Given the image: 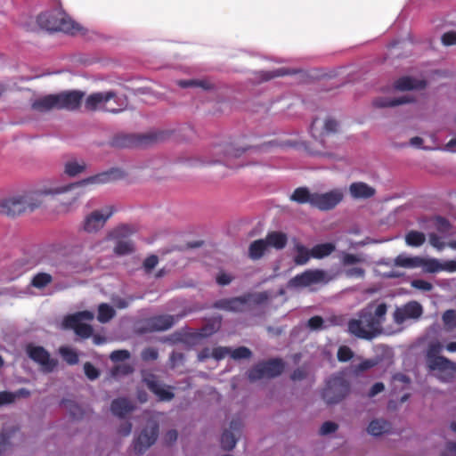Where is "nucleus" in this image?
<instances>
[{"instance_id":"obj_1","label":"nucleus","mask_w":456,"mask_h":456,"mask_svg":"<svg viewBox=\"0 0 456 456\" xmlns=\"http://www.w3.org/2000/svg\"><path fill=\"white\" fill-rule=\"evenodd\" d=\"M117 173H118V169H111L65 186L44 191H25L22 194L2 199L0 200V215L13 217L28 210L34 211L42 205V197L46 194H61L70 191L72 192V200L69 204H71L85 194L86 186L110 183L116 179Z\"/></svg>"},{"instance_id":"obj_2","label":"nucleus","mask_w":456,"mask_h":456,"mask_svg":"<svg viewBox=\"0 0 456 456\" xmlns=\"http://www.w3.org/2000/svg\"><path fill=\"white\" fill-rule=\"evenodd\" d=\"M386 303H370L357 313V317L349 320L348 332L355 338L371 340L383 332V324L387 319Z\"/></svg>"},{"instance_id":"obj_3","label":"nucleus","mask_w":456,"mask_h":456,"mask_svg":"<svg viewBox=\"0 0 456 456\" xmlns=\"http://www.w3.org/2000/svg\"><path fill=\"white\" fill-rule=\"evenodd\" d=\"M37 22L41 28L48 31H61L75 35L80 27L70 17L59 11H51L40 13Z\"/></svg>"},{"instance_id":"obj_4","label":"nucleus","mask_w":456,"mask_h":456,"mask_svg":"<svg viewBox=\"0 0 456 456\" xmlns=\"http://www.w3.org/2000/svg\"><path fill=\"white\" fill-rule=\"evenodd\" d=\"M350 392V383L342 375H333L327 379L322 397L327 404H336Z\"/></svg>"},{"instance_id":"obj_5","label":"nucleus","mask_w":456,"mask_h":456,"mask_svg":"<svg viewBox=\"0 0 456 456\" xmlns=\"http://www.w3.org/2000/svg\"><path fill=\"white\" fill-rule=\"evenodd\" d=\"M338 275V272L334 274H330L327 271L322 269H308L291 278L289 281V287L297 289L314 284H327L335 280Z\"/></svg>"},{"instance_id":"obj_6","label":"nucleus","mask_w":456,"mask_h":456,"mask_svg":"<svg viewBox=\"0 0 456 456\" xmlns=\"http://www.w3.org/2000/svg\"><path fill=\"white\" fill-rule=\"evenodd\" d=\"M134 232V227L122 224L109 232L108 238L116 241L113 252L117 256H126L134 252L135 247L129 236Z\"/></svg>"},{"instance_id":"obj_7","label":"nucleus","mask_w":456,"mask_h":456,"mask_svg":"<svg viewBox=\"0 0 456 456\" xmlns=\"http://www.w3.org/2000/svg\"><path fill=\"white\" fill-rule=\"evenodd\" d=\"M94 314L85 310L69 314L64 317L62 325L65 329L72 330L78 337L82 338H89L94 332V329L90 324L84 323V321H92Z\"/></svg>"},{"instance_id":"obj_8","label":"nucleus","mask_w":456,"mask_h":456,"mask_svg":"<svg viewBox=\"0 0 456 456\" xmlns=\"http://www.w3.org/2000/svg\"><path fill=\"white\" fill-rule=\"evenodd\" d=\"M284 370V362L280 358H273L263 361L253 366L248 371V378L250 381H256L262 379H273L280 376Z\"/></svg>"},{"instance_id":"obj_9","label":"nucleus","mask_w":456,"mask_h":456,"mask_svg":"<svg viewBox=\"0 0 456 456\" xmlns=\"http://www.w3.org/2000/svg\"><path fill=\"white\" fill-rule=\"evenodd\" d=\"M164 136L163 132L149 133L143 134H122L115 136L111 144L119 148L146 146L157 142Z\"/></svg>"},{"instance_id":"obj_10","label":"nucleus","mask_w":456,"mask_h":456,"mask_svg":"<svg viewBox=\"0 0 456 456\" xmlns=\"http://www.w3.org/2000/svg\"><path fill=\"white\" fill-rule=\"evenodd\" d=\"M117 99V94L113 91L94 93L86 99L85 107L91 111L102 110L111 113H118L120 109L108 105L112 100L118 102Z\"/></svg>"},{"instance_id":"obj_11","label":"nucleus","mask_w":456,"mask_h":456,"mask_svg":"<svg viewBox=\"0 0 456 456\" xmlns=\"http://www.w3.org/2000/svg\"><path fill=\"white\" fill-rule=\"evenodd\" d=\"M114 211L112 206H106L100 210L91 212L83 221V230L88 233L97 232L105 225Z\"/></svg>"},{"instance_id":"obj_12","label":"nucleus","mask_w":456,"mask_h":456,"mask_svg":"<svg viewBox=\"0 0 456 456\" xmlns=\"http://www.w3.org/2000/svg\"><path fill=\"white\" fill-rule=\"evenodd\" d=\"M364 262L362 256L348 252H342L340 264L344 267L342 273L348 279H362L365 276V270L357 265Z\"/></svg>"},{"instance_id":"obj_13","label":"nucleus","mask_w":456,"mask_h":456,"mask_svg":"<svg viewBox=\"0 0 456 456\" xmlns=\"http://www.w3.org/2000/svg\"><path fill=\"white\" fill-rule=\"evenodd\" d=\"M26 353L32 361L41 366L44 372L53 371L58 364L57 360L51 358L50 354L43 346L28 344L26 347Z\"/></svg>"},{"instance_id":"obj_14","label":"nucleus","mask_w":456,"mask_h":456,"mask_svg":"<svg viewBox=\"0 0 456 456\" xmlns=\"http://www.w3.org/2000/svg\"><path fill=\"white\" fill-rule=\"evenodd\" d=\"M422 314V305L417 301H411L397 307L393 314V319L396 324L402 325L408 320H418Z\"/></svg>"},{"instance_id":"obj_15","label":"nucleus","mask_w":456,"mask_h":456,"mask_svg":"<svg viewBox=\"0 0 456 456\" xmlns=\"http://www.w3.org/2000/svg\"><path fill=\"white\" fill-rule=\"evenodd\" d=\"M159 425L155 422L143 428L134 441V451L136 454H142L157 440Z\"/></svg>"},{"instance_id":"obj_16","label":"nucleus","mask_w":456,"mask_h":456,"mask_svg":"<svg viewBox=\"0 0 456 456\" xmlns=\"http://www.w3.org/2000/svg\"><path fill=\"white\" fill-rule=\"evenodd\" d=\"M343 199V195L338 191H330L325 193L314 192L313 208L322 211L334 208Z\"/></svg>"},{"instance_id":"obj_17","label":"nucleus","mask_w":456,"mask_h":456,"mask_svg":"<svg viewBox=\"0 0 456 456\" xmlns=\"http://www.w3.org/2000/svg\"><path fill=\"white\" fill-rule=\"evenodd\" d=\"M418 267H422L426 273H436L441 271L456 272V260H448L441 263L436 258H424L418 256Z\"/></svg>"},{"instance_id":"obj_18","label":"nucleus","mask_w":456,"mask_h":456,"mask_svg":"<svg viewBox=\"0 0 456 456\" xmlns=\"http://www.w3.org/2000/svg\"><path fill=\"white\" fill-rule=\"evenodd\" d=\"M428 367L431 370H438L441 372L439 377L443 381H451L455 374L456 368L454 363L444 356L436 357L427 362Z\"/></svg>"},{"instance_id":"obj_19","label":"nucleus","mask_w":456,"mask_h":456,"mask_svg":"<svg viewBox=\"0 0 456 456\" xmlns=\"http://www.w3.org/2000/svg\"><path fill=\"white\" fill-rule=\"evenodd\" d=\"M56 96L58 98V110H75L80 107L85 94L80 91H69L57 94Z\"/></svg>"},{"instance_id":"obj_20","label":"nucleus","mask_w":456,"mask_h":456,"mask_svg":"<svg viewBox=\"0 0 456 456\" xmlns=\"http://www.w3.org/2000/svg\"><path fill=\"white\" fill-rule=\"evenodd\" d=\"M175 322V317L172 315H156L145 321L143 330L148 332L167 330L170 329Z\"/></svg>"},{"instance_id":"obj_21","label":"nucleus","mask_w":456,"mask_h":456,"mask_svg":"<svg viewBox=\"0 0 456 456\" xmlns=\"http://www.w3.org/2000/svg\"><path fill=\"white\" fill-rule=\"evenodd\" d=\"M147 387L158 396L160 401H171L175 394L170 390V387L166 388L153 374H150L143 379Z\"/></svg>"},{"instance_id":"obj_22","label":"nucleus","mask_w":456,"mask_h":456,"mask_svg":"<svg viewBox=\"0 0 456 456\" xmlns=\"http://www.w3.org/2000/svg\"><path fill=\"white\" fill-rule=\"evenodd\" d=\"M242 428V421L240 419H233L230 423L231 430H224L221 436V446L224 451H232L237 443L235 433H240Z\"/></svg>"},{"instance_id":"obj_23","label":"nucleus","mask_w":456,"mask_h":456,"mask_svg":"<svg viewBox=\"0 0 456 456\" xmlns=\"http://www.w3.org/2000/svg\"><path fill=\"white\" fill-rule=\"evenodd\" d=\"M213 307L219 310L227 312L240 313L245 309V300L242 296L234 297L230 298H222L213 304Z\"/></svg>"},{"instance_id":"obj_24","label":"nucleus","mask_w":456,"mask_h":456,"mask_svg":"<svg viewBox=\"0 0 456 456\" xmlns=\"http://www.w3.org/2000/svg\"><path fill=\"white\" fill-rule=\"evenodd\" d=\"M427 82L423 79H416L411 77H402L395 82V88L399 91H408L413 89H424Z\"/></svg>"},{"instance_id":"obj_25","label":"nucleus","mask_w":456,"mask_h":456,"mask_svg":"<svg viewBox=\"0 0 456 456\" xmlns=\"http://www.w3.org/2000/svg\"><path fill=\"white\" fill-rule=\"evenodd\" d=\"M350 193L354 199H369L375 195L376 190L363 182L353 183L349 187Z\"/></svg>"},{"instance_id":"obj_26","label":"nucleus","mask_w":456,"mask_h":456,"mask_svg":"<svg viewBox=\"0 0 456 456\" xmlns=\"http://www.w3.org/2000/svg\"><path fill=\"white\" fill-rule=\"evenodd\" d=\"M32 109L39 112H46L53 109L58 110V98L56 94H49L36 100Z\"/></svg>"},{"instance_id":"obj_27","label":"nucleus","mask_w":456,"mask_h":456,"mask_svg":"<svg viewBox=\"0 0 456 456\" xmlns=\"http://www.w3.org/2000/svg\"><path fill=\"white\" fill-rule=\"evenodd\" d=\"M110 410L114 415L123 418L134 410V405L128 399L120 397L112 401Z\"/></svg>"},{"instance_id":"obj_28","label":"nucleus","mask_w":456,"mask_h":456,"mask_svg":"<svg viewBox=\"0 0 456 456\" xmlns=\"http://www.w3.org/2000/svg\"><path fill=\"white\" fill-rule=\"evenodd\" d=\"M268 247L275 249H283L288 243V236L282 232H270L265 237Z\"/></svg>"},{"instance_id":"obj_29","label":"nucleus","mask_w":456,"mask_h":456,"mask_svg":"<svg viewBox=\"0 0 456 456\" xmlns=\"http://www.w3.org/2000/svg\"><path fill=\"white\" fill-rule=\"evenodd\" d=\"M413 99L408 96H401L396 98L379 97L373 101V105L377 108H387L402 105L412 102Z\"/></svg>"},{"instance_id":"obj_30","label":"nucleus","mask_w":456,"mask_h":456,"mask_svg":"<svg viewBox=\"0 0 456 456\" xmlns=\"http://www.w3.org/2000/svg\"><path fill=\"white\" fill-rule=\"evenodd\" d=\"M289 199L298 204L308 203L313 207L314 193H312L307 187H298L294 190Z\"/></svg>"},{"instance_id":"obj_31","label":"nucleus","mask_w":456,"mask_h":456,"mask_svg":"<svg viewBox=\"0 0 456 456\" xmlns=\"http://www.w3.org/2000/svg\"><path fill=\"white\" fill-rule=\"evenodd\" d=\"M270 294L267 291L246 293L242 295L246 305H262L266 304L270 299Z\"/></svg>"},{"instance_id":"obj_32","label":"nucleus","mask_w":456,"mask_h":456,"mask_svg":"<svg viewBox=\"0 0 456 456\" xmlns=\"http://www.w3.org/2000/svg\"><path fill=\"white\" fill-rule=\"evenodd\" d=\"M391 424L384 419H373L370 422L367 431L370 435L379 436L390 430Z\"/></svg>"},{"instance_id":"obj_33","label":"nucleus","mask_w":456,"mask_h":456,"mask_svg":"<svg viewBox=\"0 0 456 456\" xmlns=\"http://www.w3.org/2000/svg\"><path fill=\"white\" fill-rule=\"evenodd\" d=\"M335 249L336 246L332 242L317 244L311 248L312 257L315 259L324 258L333 253Z\"/></svg>"},{"instance_id":"obj_34","label":"nucleus","mask_w":456,"mask_h":456,"mask_svg":"<svg viewBox=\"0 0 456 456\" xmlns=\"http://www.w3.org/2000/svg\"><path fill=\"white\" fill-rule=\"evenodd\" d=\"M268 248L265 239L254 240L248 248V256L253 260L261 258Z\"/></svg>"},{"instance_id":"obj_35","label":"nucleus","mask_w":456,"mask_h":456,"mask_svg":"<svg viewBox=\"0 0 456 456\" xmlns=\"http://www.w3.org/2000/svg\"><path fill=\"white\" fill-rule=\"evenodd\" d=\"M294 249L296 251V255L293 260L297 265H305L312 257V250L308 249L301 243H296Z\"/></svg>"},{"instance_id":"obj_36","label":"nucleus","mask_w":456,"mask_h":456,"mask_svg":"<svg viewBox=\"0 0 456 456\" xmlns=\"http://www.w3.org/2000/svg\"><path fill=\"white\" fill-rule=\"evenodd\" d=\"M221 151H223L224 152L225 159H215V160H209V161H207L206 163H208V164L224 163L225 165H228L226 159L232 158V157H234V158L240 157L246 151V149H234L232 145L226 144L225 146L223 147V149Z\"/></svg>"},{"instance_id":"obj_37","label":"nucleus","mask_w":456,"mask_h":456,"mask_svg":"<svg viewBox=\"0 0 456 456\" xmlns=\"http://www.w3.org/2000/svg\"><path fill=\"white\" fill-rule=\"evenodd\" d=\"M116 314V312L112 306L106 303H102L98 306L97 319L101 323H106L110 322Z\"/></svg>"},{"instance_id":"obj_38","label":"nucleus","mask_w":456,"mask_h":456,"mask_svg":"<svg viewBox=\"0 0 456 456\" xmlns=\"http://www.w3.org/2000/svg\"><path fill=\"white\" fill-rule=\"evenodd\" d=\"M61 405L69 412L70 416L73 419H78L82 418L84 414L83 409L72 400L62 399L61 402Z\"/></svg>"},{"instance_id":"obj_39","label":"nucleus","mask_w":456,"mask_h":456,"mask_svg":"<svg viewBox=\"0 0 456 456\" xmlns=\"http://www.w3.org/2000/svg\"><path fill=\"white\" fill-rule=\"evenodd\" d=\"M53 281V276L47 273H37L31 280V286L37 289H44Z\"/></svg>"},{"instance_id":"obj_40","label":"nucleus","mask_w":456,"mask_h":456,"mask_svg":"<svg viewBox=\"0 0 456 456\" xmlns=\"http://www.w3.org/2000/svg\"><path fill=\"white\" fill-rule=\"evenodd\" d=\"M426 240V236L423 232L418 231H410L405 235V242L411 247H419Z\"/></svg>"},{"instance_id":"obj_41","label":"nucleus","mask_w":456,"mask_h":456,"mask_svg":"<svg viewBox=\"0 0 456 456\" xmlns=\"http://www.w3.org/2000/svg\"><path fill=\"white\" fill-rule=\"evenodd\" d=\"M86 166L84 161L81 163H78L76 160H70L66 162L64 167V172L66 175H68L70 177H74L77 175L78 174L85 171Z\"/></svg>"},{"instance_id":"obj_42","label":"nucleus","mask_w":456,"mask_h":456,"mask_svg":"<svg viewBox=\"0 0 456 456\" xmlns=\"http://www.w3.org/2000/svg\"><path fill=\"white\" fill-rule=\"evenodd\" d=\"M177 85L182 88L188 87H200L205 90L212 89L213 85L207 80H197V79H188V80H179Z\"/></svg>"},{"instance_id":"obj_43","label":"nucleus","mask_w":456,"mask_h":456,"mask_svg":"<svg viewBox=\"0 0 456 456\" xmlns=\"http://www.w3.org/2000/svg\"><path fill=\"white\" fill-rule=\"evenodd\" d=\"M395 265L404 268L418 267V256L410 257L405 255H399L395 258Z\"/></svg>"},{"instance_id":"obj_44","label":"nucleus","mask_w":456,"mask_h":456,"mask_svg":"<svg viewBox=\"0 0 456 456\" xmlns=\"http://www.w3.org/2000/svg\"><path fill=\"white\" fill-rule=\"evenodd\" d=\"M442 320L444 327L452 330L456 328V311L453 309L446 310L442 315Z\"/></svg>"},{"instance_id":"obj_45","label":"nucleus","mask_w":456,"mask_h":456,"mask_svg":"<svg viewBox=\"0 0 456 456\" xmlns=\"http://www.w3.org/2000/svg\"><path fill=\"white\" fill-rule=\"evenodd\" d=\"M60 354H61L64 361L70 364L74 365L78 362V355L71 348L69 347H61Z\"/></svg>"},{"instance_id":"obj_46","label":"nucleus","mask_w":456,"mask_h":456,"mask_svg":"<svg viewBox=\"0 0 456 456\" xmlns=\"http://www.w3.org/2000/svg\"><path fill=\"white\" fill-rule=\"evenodd\" d=\"M230 355L234 360L248 359L252 355V352L246 346H239L233 350L231 349Z\"/></svg>"},{"instance_id":"obj_47","label":"nucleus","mask_w":456,"mask_h":456,"mask_svg":"<svg viewBox=\"0 0 456 456\" xmlns=\"http://www.w3.org/2000/svg\"><path fill=\"white\" fill-rule=\"evenodd\" d=\"M354 356V352L347 346H341L338 347L337 357L341 362H346L351 360Z\"/></svg>"},{"instance_id":"obj_48","label":"nucleus","mask_w":456,"mask_h":456,"mask_svg":"<svg viewBox=\"0 0 456 456\" xmlns=\"http://www.w3.org/2000/svg\"><path fill=\"white\" fill-rule=\"evenodd\" d=\"M378 362L373 359H366L361 362L359 364L354 366V372L355 374H361L371 368H373Z\"/></svg>"},{"instance_id":"obj_49","label":"nucleus","mask_w":456,"mask_h":456,"mask_svg":"<svg viewBox=\"0 0 456 456\" xmlns=\"http://www.w3.org/2000/svg\"><path fill=\"white\" fill-rule=\"evenodd\" d=\"M451 227V224L445 218L442 216H437L436 218V229L438 232L442 234L449 233Z\"/></svg>"},{"instance_id":"obj_50","label":"nucleus","mask_w":456,"mask_h":456,"mask_svg":"<svg viewBox=\"0 0 456 456\" xmlns=\"http://www.w3.org/2000/svg\"><path fill=\"white\" fill-rule=\"evenodd\" d=\"M442 348L443 346L438 342L430 344L427 353V362L436 357H439Z\"/></svg>"},{"instance_id":"obj_51","label":"nucleus","mask_w":456,"mask_h":456,"mask_svg":"<svg viewBox=\"0 0 456 456\" xmlns=\"http://www.w3.org/2000/svg\"><path fill=\"white\" fill-rule=\"evenodd\" d=\"M84 371L90 380H94L100 376V371L89 362L84 364Z\"/></svg>"},{"instance_id":"obj_52","label":"nucleus","mask_w":456,"mask_h":456,"mask_svg":"<svg viewBox=\"0 0 456 456\" xmlns=\"http://www.w3.org/2000/svg\"><path fill=\"white\" fill-rule=\"evenodd\" d=\"M159 258L156 255H151L146 257L143 261L142 266L144 271L149 273H151L158 265Z\"/></svg>"},{"instance_id":"obj_53","label":"nucleus","mask_w":456,"mask_h":456,"mask_svg":"<svg viewBox=\"0 0 456 456\" xmlns=\"http://www.w3.org/2000/svg\"><path fill=\"white\" fill-rule=\"evenodd\" d=\"M429 243L432 247L436 248L437 250H443L446 244L442 240L441 237H439L436 233L431 232L428 234Z\"/></svg>"},{"instance_id":"obj_54","label":"nucleus","mask_w":456,"mask_h":456,"mask_svg":"<svg viewBox=\"0 0 456 456\" xmlns=\"http://www.w3.org/2000/svg\"><path fill=\"white\" fill-rule=\"evenodd\" d=\"M411 287L423 291H430L433 289L431 282L421 279H416L411 281Z\"/></svg>"},{"instance_id":"obj_55","label":"nucleus","mask_w":456,"mask_h":456,"mask_svg":"<svg viewBox=\"0 0 456 456\" xmlns=\"http://www.w3.org/2000/svg\"><path fill=\"white\" fill-rule=\"evenodd\" d=\"M141 356L145 362L155 361L159 356V352L156 348L147 347L142 350Z\"/></svg>"},{"instance_id":"obj_56","label":"nucleus","mask_w":456,"mask_h":456,"mask_svg":"<svg viewBox=\"0 0 456 456\" xmlns=\"http://www.w3.org/2000/svg\"><path fill=\"white\" fill-rule=\"evenodd\" d=\"M231 348L226 346H217L212 350V357L217 361L224 359L227 354H230Z\"/></svg>"},{"instance_id":"obj_57","label":"nucleus","mask_w":456,"mask_h":456,"mask_svg":"<svg viewBox=\"0 0 456 456\" xmlns=\"http://www.w3.org/2000/svg\"><path fill=\"white\" fill-rule=\"evenodd\" d=\"M323 322V319L321 316L315 315L308 320L307 326L313 330H317L322 328Z\"/></svg>"},{"instance_id":"obj_58","label":"nucleus","mask_w":456,"mask_h":456,"mask_svg":"<svg viewBox=\"0 0 456 456\" xmlns=\"http://www.w3.org/2000/svg\"><path fill=\"white\" fill-rule=\"evenodd\" d=\"M130 357V353L127 350H116L110 354V359L113 362H122Z\"/></svg>"},{"instance_id":"obj_59","label":"nucleus","mask_w":456,"mask_h":456,"mask_svg":"<svg viewBox=\"0 0 456 456\" xmlns=\"http://www.w3.org/2000/svg\"><path fill=\"white\" fill-rule=\"evenodd\" d=\"M16 394L8 391L0 392V407L14 402Z\"/></svg>"},{"instance_id":"obj_60","label":"nucleus","mask_w":456,"mask_h":456,"mask_svg":"<svg viewBox=\"0 0 456 456\" xmlns=\"http://www.w3.org/2000/svg\"><path fill=\"white\" fill-rule=\"evenodd\" d=\"M442 43L444 45L450 46L456 45V32L448 31L442 36Z\"/></svg>"},{"instance_id":"obj_61","label":"nucleus","mask_w":456,"mask_h":456,"mask_svg":"<svg viewBox=\"0 0 456 456\" xmlns=\"http://www.w3.org/2000/svg\"><path fill=\"white\" fill-rule=\"evenodd\" d=\"M338 428V426L335 422L325 421L320 428V433L321 435H329L335 432Z\"/></svg>"},{"instance_id":"obj_62","label":"nucleus","mask_w":456,"mask_h":456,"mask_svg":"<svg viewBox=\"0 0 456 456\" xmlns=\"http://www.w3.org/2000/svg\"><path fill=\"white\" fill-rule=\"evenodd\" d=\"M132 372L133 368L129 364L118 365L112 370L113 376L127 375Z\"/></svg>"},{"instance_id":"obj_63","label":"nucleus","mask_w":456,"mask_h":456,"mask_svg":"<svg viewBox=\"0 0 456 456\" xmlns=\"http://www.w3.org/2000/svg\"><path fill=\"white\" fill-rule=\"evenodd\" d=\"M9 439H10V435L5 432V430H2L0 432V455L4 452L7 448L9 447L10 445V443H9Z\"/></svg>"},{"instance_id":"obj_64","label":"nucleus","mask_w":456,"mask_h":456,"mask_svg":"<svg viewBox=\"0 0 456 456\" xmlns=\"http://www.w3.org/2000/svg\"><path fill=\"white\" fill-rule=\"evenodd\" d=\"M232 277L224 272L218 273L216 276V282L221 286L228 285L232 282Z\"/></svg>"}]
</instances>
